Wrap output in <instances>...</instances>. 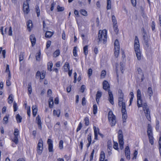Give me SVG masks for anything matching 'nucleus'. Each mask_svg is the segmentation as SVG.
Returning <instances> with one entry per match:
<instances>
[{"label":"nucleus","instance_id":"nucleus-1","mask_svg":"<svg viewBox=\"0 0 161 161\" xmlns=\"http://www.w3.org/2000/svg\"><path fill=\"white\" fill-rule=\"evenodd\" d=\"M137 105L138 108L142 107L147 119L150 121L151 118L150 115V112L148 106L146 103H142V99L141 91L139 89L137 90Z\"/></svg>","mask_w":161,"mask_h":161},{"label":"nucleus","instance_id":"nucleus-2","mask_svg":"<svg viewBox=\"0 0 161 161\" xmlns=\"http://www.w3.org/2000/svg\"><path fill=\"white\" fill-rule=\"evenodd\" d=\"M103 88L105 90H108V100L110 103L112 105L114 104V98L113 95L111 91L109 89V85L108 82L106 80H104L103 83Z\"/></svg>","mask_w":161,"mask_h":161},{"label":"nucleus","instance_id":"nucleus-3","mask_svg":"<svg viewBox=\"0 0 161 161\" xmlns=\"http://www.w3.org/2000/svg\"><path fill=\"white\" fill-rule=\"evenodd\" d=\"M107 31L105 30H100L99 31L98 34V43L103 42L104 44L107 41Z\"/></svg>","mask_w":161,"mask_h":161},{"label":"nucleus","instance_id":"nucleus-4","mask_svg":"<svg viewBox=\"0 0 161 161\" xmlns=\"http://www.w3.org/2000/svg\"><path fill=\"white\" fill-rule=\"evenodd\" d=\"M108 118L111 126H114L116 124L115 116L112 111H110L108 114Z\"/></svg>","mask_w":161,"mask_h":161},{"label":"nucleus","instance_id":"nucleus-5","mask_svg":"<svg viewBox=\"0 0 161 161\" xmlns=\"http://www.w3.org/2000/svg\"><path fill=\"white\" fill-rule=\"evenodd\" d=\"M118 138L119 141V143L120 149L122 150L123 148V137L122 133V131L120 130L118 132Z\"/></svg>","mask_w":161,"mask_h":161},{"label":"nucleus","instance_id":"nucleus-6","mask_svg":"<svg viewBox=\"0 0 161 161\" xmlns=\"http://www.w3.org/2000/svg\"><path fill=\"white\" fill-rule=\"evenodd\" d=\"M134 48L135 52L140 51L139 39L136 36L135 37Z\"/></svg>","mask_w":161,"mask_h":161},{"label":"nucleus","instance_id":"nucleus-7","mask_svg":"<svg viewBox=\"0 0 161 161\" xmlns=\"http://www.w3.org/2000/svg\"><path fill=\"white\" fill-rule=\"evenodd\" d=\"M43 141L42 139H40L37 145V152L38 154H40L43 149Z\"/></svg>","mask_w":161,"mask_h":161},{"label":"nucleus","instance_id":"nucleus-8","mask_svg":"<svg viewBox=\"0 0 161 161\" xmlns=\"http://www.w3.org/2000/svg\"><path fill=\"white\" fill-rule=\"evenodd\" d=\"M147 132L149 138L153 137V136L152 129L151 125L149 124L148 125Z\"/></svg>","mask_w":161,"mask_h":161},{"label":"nucleus","instance_id":"nucleus-9","mask_svg":"<svg viewBox=\"0 0 161 161\" xmlns=\"http://www.w3.org/2000/svg\"><path fill=\"white\" fill-rule=\"evenodd\" d=\"M29 4L28 3H24L23 10L25 14H28L30 11Z\"/></svg>","mask_w":161,"mask_h":161},{"label":"nucleus","instance_id":"nucleus-10","mask_svg":"<svg viewBox=\"0 0 161 161\" xmlns=\"http://www.w3.org/2000/svg\"><path fill=\"white\" fill-rule=\"evenodd\" d=\"M119 102L118 105L120 107L122 106L125 105V102H123L124 100V94H121L120 95H119Z\"/></svg>","mask_w":161,"mask_h":161},{"label":"nucleus","instance_id":"nucleus-11","mask_svg":"<svg viewBox=\"0 0 161 161\" xmlns=\"http://www.w3.org/2000/svg\"><path fill=\"white\" fill-rule=\"evenodd\" d=\"M47 143L48 145V150L49 152H53V141L51 139H48L47 141Z\"/></svg>","mask_w":161,"mask_h":161},{"label":"nucleus","instance_id":"nucleus-12","mask_svg":"<svg viewBox=\"0 0 161 161\" xmlns=\"http://www.w3.org/2000/svg\"><path fill=\"white\" fill-rule=\"evenodd\" d=\"M125 153L126 158L128 159H130V151L128 146H127L125 148Z\"/></svg>","mask_w":161,"mask_h":161},{"label":"nucleus","instance_id":"nucleus-13","mask_svg":"<svg viewBox=\"0 0 161 161\" xmlns=\"http://www.w3.org/2000/svg\"><path fill=\"white\" fill-rule=\"evenodd\" d=\"M36 120L39 128L41 129L42 128V122L41 120V117L38 115L36 118Z\"/></svg>","mask_w":161,"mask_h":161},{"label":"nucleus","instance_id":"nucleus-14","mask_svg":"<svg viewBox=\"0 0 161 161\" xmlns=\"http://www.w3.org/2000/svg\"><path fill=\"white\" fill-rule=\"evenodd\" d=\"M108 148L107 150L109 155H110L111 153L110 152L111 151V149L112 148V143L110 140H108L107 142Z\"/></svg>","mask_w":161,"mask_h":161},{"label":"nucleus","instance_id":"nucleus-15","mask_svg":"<svg viewBox=\"0 0 161 161\" xmlns=\"http://www.w3.org/2000/svg\"><path fill=\"white\" fill-rule=\"evenodd\" d=\"M30 39L32 44V45L33 46L35 44L36 39L34 35H31L30 37Z\"/></svg>","mask_w":161,"mask_h":161},{"label":"nucleus","instance_id":"nucleus-16","mask_svg":"<svg viewBox=\"0 0 161 161\" xmlns=\"http://www.w3.org/2000/svg\"><path fill=\"white\" fill-rule=\"evenodd\" d=\"M32 114L34 117H35L37 111V108L36 105H33L32 107Z\"/></svg>","mask_w":161,"mask_h":161},{"label":"nucleus","instance_id":"nucleus-17","mask_svg":"<svg viewBox=\"0 0 161 161\" xmlns=\"http://www.w3.org/2000/svg\"><path fill=\"white\" fill-rule=\"evenodd\" d=\"M105 157V156L104 152L103 151H101L100 154L99 161H108L107 159L104 160Z\"/></svg>","mask_w":161,"mask_h":161},{"label":"nucleus","instance_id":"nucleus-18","mask_svg":"<svg viewBox=\"0 0 161 161\" xmlns=\"http://www.w3.org/2000/svg\"><path fill=\"white\" fill-rule=\"evenodd\" d=\"M102 92L98 91L96 95V101L97 103L99 102V99L102 96Z\"/></svg>","mask_w":161,"mask_h":161},{"label":"nucleus","instance_id":"nucleus-19","mask_svg":"<svg viewBox=\"0 0 161 161\" xmlns=\"http://www.w3.org/2000/svg\"><path fill=\"white\" fill-rule=\"evenodd\" d=\"M27 25L28 30L30 31L31 29L32 28V24L31 20H29L27 23Z\"/></svg>","mask_w":161,"mask_h":161},{"label":"nucleus","instance_id":"nucleus-20","mask_svg":"<svg viewBox=\"0 0 161 161\" xmlns=\"http://www.w3.org/2000/svg\"><path fill=\"white\" fill-rule=\"evenodd\" d=\"M147 93L150 97V99L151 97L153 95V92L152 90V89L151 87H149L148 88L147 91Z\"/></svg>","mask_w":161,"mask_h":161},{"label":"nucleus","instance_id":"nucleus-21","mask_svg":"<svg viewBox=\"0 0 161 161\" xmlns=\"http://www.w3.org/2000/svg\"><path fill=\"white\" fill-rule=\"evenodd\" d=\"M53 34V32L50 31H47L45 33V36L47 38H50L52 36Z\"/></svg>","mask_w":161,"mask_h":161},{"label":"nucleus","instance_id":"nucleus-22","mask_svg":"<svg viewBox=\"0 0 161 161\" xmlns=\"http://www.w3.org/2000/svg\"><path fill=\"white\" fill-rule=\"evenodd\" d=\"M114 49H119V42L117 39H116L114 42Z\"/></svg>","mask_w":161,"mask_h":161},{"label":"nucleus","instance_id":"nucleus-23","mask_svg":"<svg viewBox=\"0 0 161 161\" xmlns=\"http://www.w3.org/2000/svg\"><path fill=\"white\" fill-rule=\"evenodd\" d=\"M47 65L48 70L51 71L52 70V68L53 66V64L52 62L51 61H50L48 63Z\"/></svg>","mask_w":161,"mask_h":161},{"label":"nucleus","instance_id":"nucleus-24","mask_svg":"<svg viewBox=\"0 0 161 161\" xmlns=\"http://www.w3.org/2000/svg\"><path fill=\"white\" fill-rule=\"evenodd\" d=\"M8 99L9 100L8 101V103L9 104H11L13 101V96L12 94H10L9 96Z\"/></svg>","mask_w":161,"mask_h":161},{"label":"nucleus","instance_id":"nucleus-25","mask_svg":"<svg viewBox=\"0 0 161 161\" xmlns=\"http://www.w3.org/2000/svg\"><path fill=\"white\" fill-rule=\"evenodd\" d=\"M135 53L136 55V57L137 59L138 60H140L141 59V51L135 52Z\"/></svg>","mask_w":161,"mask_h":161},{"label":"nucleus","instance_id":"nucleus-26","mask_svg":"<svg viewBox=\"0 0 161 161\" xmlns=\"http://www.w3.org/2000/svg\"><path fill=\"white\" fill-rule=\"evenodd\" d=\"M53 104V98H50L49 99V105L50 108H52Z\"/></svg>","mask_w":161,"mask_h":161},{"label":"nucleus","instance_id":"nucleus-27","mask_svg":"<svg viewBox=\"0 0 161 161\" xmlns=\"http://www.w3.org/2000/svg\"><path fill=\"white\" fill-rule=\"evenodd\" d=\"M28 89L29 93L30 94L32 92V89L31 87V83H29L28 85Z\"/></svg>","mask_w":161,"mask_h":161},{"label":"nucleus","instance_id":"nucleus-28","mask_svg":"<svg viewBox=\"0 0 161 161\" xmlns=\"http://www.w3.org/2000/svg\"><path fill=\"white\" fill-rule=\"evenodd\" d=\"M119 49L114 48V55L116 58H117L119 54Z\"/></svg>","mask_w":161,"mask_h":161},{"label":"nucleus","instance_id":"nucleus-29","mask_svg":"<svg viewBox=\"0 0 161 161\" xmlns=\"http://www.w3.org/2000/svg\"><path fill=\"white\" fill-rule=\"evenodd\" d=\"M16 118L17 123H20L21 122L22 118L19 114L16 115Z\"/></svg>","mask_w":161,"mask_h":161},{"label":"nucleus","instance_id":"nucleus-30","mask_svg":"<svg viewBox=\"0 0 161 161\" xmlns=\"http://www.w3.org/2000/svg\"><path fill=\"white\" fill-rule=\"evenodd\" d=\"M80 13L83 16H86L87 15V11L84 9H81L80 10Z\"/></svg>","mask_w":161,"mask_h":161},{"label":"nucleus","instance_id":"nucleus-31","mask_svg":"<svg viewBox=\"0 0 161 161\" xmlns=\"http://www.w3.org/2000/svg\"><path fill=\"white\" fill-rule=\"evenodd\" d=\"M88 45L85 46L83 48V52L85 54V55L86 56L88 54Z\"/></svg>","mask_w":161,"mask_h":161},{"label":"nucleus","instance_id":"nucleus-32","mask_svg":"<svg viewBox=\"0 0 161 161\" xmlns=\"http://www.w3.org/2000/svg\"><path fill=\"white\" fill-rule=\"evenodd\" d=\"M60 53V50L59 49L57 50L53 53V56L54 57H56L58 56Z\"/></svg>","mask_w":161,"mask_h":161},{"label":"nucleus","instance_id":"nucleus-33","mask_svg":"<svg viewBox=\"0 0 161 161\" xmlns=\"http://www.w3.org/2000/svg\"><path fill=\"white\" fill-rule=\"evenodd\" d=\"M36 11L37 14V17H39L40 14V10L39 6L36 5Z\"/></svg>","mask_w":161,"mask_h":161},{"label":"nucleus","instance_id":"nucleus-34","mask_svg":"<svg viewBox=\"0 0 161 161\" xmlns=\"http://www.w3.org/2000/svg\"><path fill=\"white\" fill-rule=\"evenodd\" d=\"M111 0H107V9H110L111 8Z\"/></svg>","mask_w":161,"mask_h":161},{"label":"nucleus","instance_id":"nucleus-35","mask_svg":"<svg viewBox=\"0 0 161 161\" xmlns=\"http://www.w3.org/2000/svg\"><path fill=\"white\" fill-rule=\"evenodd\" d=\"M12 141L13 142L16 144H17L18 142V136H14V138L12 139Z\"/></svg>","mask_w":161,"mask_h":161},{"label":"nucleus","instance_id":"nucleus-36","mask_svg":"<svg viewBox=\"0 0 161 161\" xmlns=\"http://www.w3.org/2000/svg\"><path fill=\"white\" fill-rule=\"evenodd\" d=\"M97 106L96 104H94L93 106V112L94 114H97Z\"/></svg>","mask_w":161,"mask_h":161},{"label":"nucleus","instance_id":"nucleus-37","mask_svg":"<svg viewBox=\"0 0 161 161\" xmlns=\"http://www.w3.org/2000/svg\"><path fill=\"white\" fill-rule=\"evenodd\" d=\"M113 28L114 30V31L117 34L119 31V30L118 29L117 25V24H113Z\"/></svg>","mask_w":161,"mask_h":161},{"label":"nucleus","instance_id":"nucleus-38","mask_svg":"<svg viewBox=\"0 0 161 161\" xmlns=\"http://www.w3.org/2000/svg\"><path fill=\"white\" fill-rule=\"evenodd\" d=\"M24 55V53L21 52L19 55V61L21 62L23 60V57Z\"/></svg>","mask_w":161,"mask_h":161},{"label":"nucleus","instance_id":"nucleus-39","mask_svg":"<svg viewBox=\"0 0 161 161\" xmlns=\"http://www.w3.org/2000/svg\"><path fill=\"white\" fill-rule=\"evenodd\" d=\"M122 114H126V111L125 109V105L122 106Z\"/></svg>","mask_w":161,"mask_h":161},{"label":"nucleus","instance_id":"nucleus-40","mask_svg":"<svg viewBox=\"0 0 161 161\" xmlns=\"http://www.w3.org/2000/svg\"><path fill=\"white\" fill-rule=\"evenodd\" d=\"M19 131L17 128H15L14 130V136H19Z\"/></svg>","mask_w":161,"mask_h":161},{"label":"nucleus","instance_id":"nucleus-41","mask_svg":"<svg viewBox=\"0 0 161 161\" xmlns=\"http://www.w3.org/2000/svg\"><path fill=\"white\" fill-rule=\"evenodd\" d=\"M64 66L65 69H69V64L68 62H66Z\"/></svg>","mask_w":161,"mask_h":161},{"label":"nucleus","instance_id":"nucleus-42","mask_svg":"<svg viewBox=\"0 0 161 161\" xmlns=\"http://www.w3.org/2000/svg\"><path fill=\"white\" fill-rule=\"evenodd\" d=\"M53 114L54 115H57L58 117H59L60 114V111H56L55 110H54L53 111Z\"/></svg>","mask_w":161,"mask_h":161},{"label":"nucleus","instance_id":"nucleus-43","mask_svg":"<svg viewBox=\"0 0 161 161\" xmlns=\"http://www.w3.org/2000/svg\"><path fill=\"white\" fill-rule=\"evenodd\" d=\"M63 140H61L59 142V147L60 149H63Z\"/></svg>","mask_w":161,"mask_h":161},{"label":"nucleus","instance_id":"nucleus-44","mask_svg":"<svg viewBox=\"0 0 161 161\" xmlns=\"http://www.w3.org/2000/svg\"><path fill=\"white\" fill-rule=\"evenodd\" d=\"M106 72L105 70H103L101 73V77L102 78H104L106 75Z\"/></svg>","mask_w":161,"mask_h":161},{"label":"nucleus","instance_id":"nucleus-45","mask_svg":"<svg viewBox=\"0 0 161 161\" xmlns=\"http://www.w3.org/2000/svg\"><path fill=\"white\" fill-rule=\"evenodd\" d=\"M112 22L114 24H117V21L115 16L114 15H113L112 16Z\"/></svg>","mask_w":161,"mask_h":161},{"label":"nucleus","instance_id":"nucleus-46","mask_svg":"<svg viewBox=\"0 0 161 161\" xmlns=\"http://www.w3.org/2000/svg\"><path fill=\"white\" fill-rule=\"evenodd\" d=\"M13 107L14 109V111H16L17 110V103L15 102H14V103Z\"/></svg>","mask_w":161,"mask_h":161},{"label":"nucleus","instance_id":"nucleus-47","mask_svg":"<svg viewBox=\"0 0 161 161\" xmlns=\"http://www.w3.org/2000/svg\"><path fill=\"white\" fill-rule=\"evenodd\" d=\"M84 121H85V124L86 125H88L89 124V121L88 118L86 117L84 119Z\"/></svg>","mask_w":161,"mask_h":161},{"label":"nucleus","instance_id":"nucleus-48","mask_svg":"<svg viewBox=\"0 0 161 161\" xmlns=\"http://www.w3.org/2000/svg\"><path fill=\"white\" fill-rule=\"evenodd\" d=\"M82 124L81 122H80L79 124V125L77 128L76 130V131L77 132L79 131L82 128Z\"/></svg>","mask_w":161,"mask_h":161},{"label":"nucleus","instance_id":"nucleus-49","mask_svg":"<svg viewBox=\"0 0 161 161\" xmlns=\"http://www.w3.org/2000/svg\"><path fill=\"white\" fill-rule=\"evenodd\" d=\"M94 134H97L99 133V130L98 128H97L95 126L93 127Z\"/></svg>","mask_w":161,"mask_h":161},{"label":"nucleus","instance_id":"nucleus-50","mask_svg":"<svg viewBox=\"0 0 161 161\" xmlns=\"http://www.w3.org/2000/svg\"><path fill=\"white\" fill-rule=\"evenodd\" d=\"M76 48V47H74L73 51L74 56L75 57H76L77 56V50Z\"/></svg>","mask_w":161,"mask_h":161},{"label":"nucleus","instance_id":"nucleus-51","mask_svg":"<svg viewBox=\"0 0 161 161\" xmlns=\"http://www.w3.org/2000/svg\"><path fill=\"white\" fill-rule=\"evenodd\" d=\"M87 140L89 142H92V134L91 133H89L88 135Z\"/></svg>","mask_w":161,"mask_h":161},{"label":"nucleus","instance_id":"nucleus-52","mask_svg":"<svg viewBox=\"0 0 161 161\" xmlns=\"http://www.w3.org/2000/svg\"><path fill=\"white\" fill-rule=\"evenodd\" d=\"M45 74L44 72H42V73L41 74V75L40 76V80H42L45 77Z\"/></svg>","mask_w":161,"mask_h":161},{"label":"nucleus","instance_id":"nucleus-53","mask_svg":"<svg viewBox=\"0 0 161 161\" xmlns=\"http://www.w3.org/2000/svg\"><path fill=\"white\" fill-rule=\"evenodd\" d=\"M41 74L40 71H38L36 72V77L37 79H38L39 77H40L41 75Z\"/></svg>","mask_w":161,"mask_h":161},{"label":"nucleus","instance_id":"nucleus-54","mask_svg":"<svg viewBox=\"0 0 161 161\" xmlns=\"http://www.w3.org/2000/svg\"><path fill=\"white\" fill-rule=\"evenodd\" d=\"M8 116H6L3 118V120L5 121V124H6L8 122Z\"/></svg>","mask_w":161,"mask_h":161},{"label":"nucleus","instance_id":"nucleus-55","mask_svg":"<svg viewBox=\"0 0 161 161\" xmlns=\"http://www.w3.org/2000/svg\"><path fill=\"white\" fill-rule=\"evenodd\" d=\"M148 42L149 40L148 39H145V40H144V42L147 47H148L149 46Z\"/></svg>","mask_w":161,"mask_h":161},{"label":"nucleus","instance_id":"nucleus-56","mask_svg":"<svg viewBox=\"0 0 161 161\" xmlns=\"http://www.w3.org/2000/svg\"><path fill=\"white\" fill-rule=\"evenodd\" d=\"M57 9L58 11H62L64 9V8L63 7H60L59 6L57 7Z\"/></svg>","mask_w":161,"mask_h":161},{"label":"nucleus","instance_id":"nucleus-57","mask_svg":"<svg viewBox=\"0 0 161 161\" xmlns=\"http://www.w3.org/2000/svg\"><path fill=\"white\" fill-rule=\"evenodd\" d=\"M94 150L93 149V150L92 151V152L91 153V155L90 157V161L92 160L93 159V154H94Z\"/></svg>","mask_w":161,"mask_h":161},{"label":"nucleus","instance_id":"nucleus-58","mask_svg":"<svg viewBox=\"0 0 161 161\" xmlns=\"http://www.w3.org/2000/svg\"><path fill=\"white\" fill-rule=\"evenodd\" d=\"M122 118L123 119V122H125V120L127 118V115L126 114H122Z\"/></svg>","mask_w":161,"mask_h":161},{"label":"nucleus","instance_id":"nucleus-59","mask_svg":"<svg viewBox=\"0 0 161 161\" xmlns=\"http://www.w3.org/2000/svg\"><path fill=\"white\" fill-rule=\"evenodd\" d=\"M137 153L138 152L137 151L135 150L133 154L134 157L132 158L133 159H136Z\"/></svg>","mask_w":161,"mask_h":161},{"label":"nucleus","instance_id":"nucleus-60","mask_svg":"<svg viewBox=\"0 0 161 161\" xmlns=\"http://www.w3.org/2000/svg\"><path fill=\"white\" fill-rule=\"evenodd\" d=\"M51 44V42L50 41H48L47 42L46 45V48L47 49L48 48Z\"/></svg>","mask_w":161,"mask_h":161},{"label":"nucleus","instance_id":"nucleus-61","mask_svg":"<svg viewBox=\"0 0 161 161\" xmlns=\"http://www.w3.org/2000/svg\"><path fill=\"white\" fill-rule=\"evenodd\" d=\"M151 26L152 30L154 31L155 29V23L153 21L152 22Z\"/></svg>","mask_w":161,"mask_h":161},{"label":"nucleus","instance_id":"nucleus-62","mask_svg":"<svg viewBox=\"0 0 161 161\" xmlns=\"http://www.w3.org/2000/svg\"><path fill=\"white\" fill-rule=\"evenodd\" d=\"M8 35L9 36H12V28L11 26H10L9 28V29L8 31Z\"/></svg>","mask_w":161,"mask_h":161},{"label":"nucleus","instance_id":"nucleus-63","mask_svg":"<svg viewBox=\"0 0 161 161\" xmlns=\"http://www.w3.org/2000/svg\"><path fill=\"white\" fill-rule=\"evenodd\" d=\"M92 69L91 68L89 69H88V75L89 76H91L92 75Z\"/></svg>","mask_w":161,"mask_h":161},{"label":"nucleus","instance_id":"nucleus-64","mask_svg":"<svg viewBox=\"0 0 161 161\" xmlns=\"http://www.w3.org/2000/svg\"><path fill=\"white\" fill-rule=\"evenodd\" d=\"M41 55L40 51L37 54V55L36 56V60H39L40 58V56Z\"/></svg>","mask_w":161,"mask_h":161}]
</instances>
